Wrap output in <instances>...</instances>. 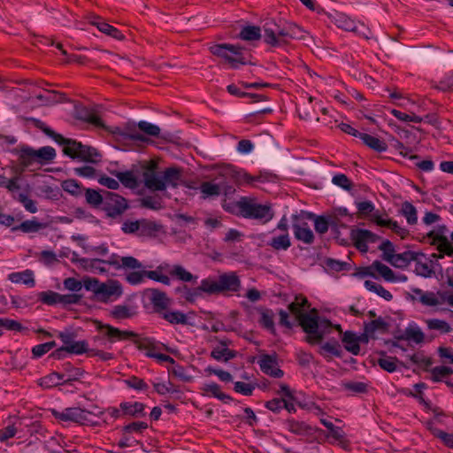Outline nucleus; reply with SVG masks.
Returning <instances> with one entry per match:
<instances>
[{
  "mask_svg": "<svg viewBox=\"0 0 453 453\" xmlns=\"http://www.w3.org/2000/svg\"><path fill=\"white\" fill-rule=\"evenodd\" d=\"M299 319L301 326L303 327V331L307 334V337H311V335L317 333L319 322V319L317 318L312 317L309 314H301Z\"/></svg>",
  "mask_w": 453,
  "mask_h": 453,
  "instance_id": "obj_40",
  "label": "nucleus"
},
{
  "mask_svg": "<svg viewBox=\"0 0 453 453\" xmlns=\"http://www.w3.org/2000/svg\"><path fill=\"white\" fill-rule=\"evenodd\" d=\"M163 319L168 321L171 324H180L186 325L188 324V318L185 313L180 311H164L161 313Z\"/></svg>",
  "mask_w": 453,
  "mask_h": 453,
  "instance_id": "obj_53",
  "label": "nucleus"
},
{
  "mask_svg": "<svg viewBox=\"0 0 453 453\" xmlns=\"http://www.w3.org/2000/svg\"><path fill=\"white\" fill-rule=\"evenodd\" d=\"M127 208V203L125 198L115 194L108 193V197L104 202V210L111 217H116L122 214Z\"/></svg>",
  "mask_w": 453,
  "mask_h": 453,
  "instance_id": "obj_15",
  "label": "nucleus"
},
{
  "mask_svg": "<svg viewBox=\"0 0 453 453\" xmlns=\"http://www.w3.org/2000/svg\"><path fill=\"white\" fill-rule=\"evenodd\" d=\"M168 273L173 277L178 279L179 280L184 281V282H191L196 281L198 277L196 275H193L190 272L187 271L182 265H169V270Z\"/></svg>",
  "mask_w": 453,
  "mask_h": 453,
  "instance_id": "obj_32",
  "label": "nucleus"
},
{
  "mask_svg": "<svg viewBox=\"0 0 453 453\" xmlns=\"http://www.w3.org/2000/svg\"><path fill=\"white\" fill-rule=\"evenodd\" d=\"M77 117L78 119L90 123L96 127H102L103 122L100 117L96 114V112L93 109L88 108H81L77 110Z\"/></svg>",
  "mask_w": 453,
  "mask_h": 453,
  "instance_id": "obj_41",
  "label": "nucleus"
},
{
  "mask_svg": "<svg viewBox=\"0 0 453 453\" xmlns=\"http://www.w3.org/2000/svg\"><path fill=\"white\" fill-rule=\"evenodd\" d=\"M286 428L288 432L298 436H309L315 432V429L305 422L294 419L286 422Z\"/></svg>",
  "mask_w": 453,
  "mask_h": 453,
  "instance_id": "obj_21",
  "label": "nucleus"
},
{
  "mask_svg": "<svg viewBox=\"0 0 453 453\" xmlns=\"http://www.w3.org/2000/svg\"><path fill=\"white\" fill-rule=\"evenodd\" d=\"M414 272L422 277H431L434 273L433 261L423 253L415 252Z\"/></svg>",
  "mask_w": 453,
  "mask_h": 453,
  "instance_id": "obj_17",
  "label": "nucleus"
},
{
  "mask_svg": "<svg viewBox=\"0 0 453 453\" xmlns=\"http://www.w3.org/2000/svg\"><path fill=\"white\" fill-rule=\"evenodd\" d=\"M377 363L384 371L394 372L397 370L399 361L396 357L382 355V357L378 359Z\"/></svg>",
  "mask_w": 453,
  "mask_h": 453,
  "instance_id": "obj_55",
  "label": "nucleus"
},
{
  "mask_svg": "<svg viewBox=\"0 0 453 453\" xmlns=\"http://www.w3.org/2000/svg\"><path fill=\"white\" fill-rule=\"evenodd\" d=\"M413 293L417 296L418 301L426 306H437L441 305V297L439 296V292L437 294L434 292H425L419 288H415Z\"/></svg>",
  "mask_w": 453,
  "mask_h": 453,
  "instance_id": "obj_28",
  "label": "nucleus"
},
{
  "mask_svg": "<svg viewBox=\"0 0 453 453\" xmlns=\"http://www.w3.org/2000/svg\"><path fill=\"white\" fill-rule=\"evenodd\" d=\"M239 37L243 41H257L261 38V30L256 26H246L242 28Z\"/></svg>",
  "mask_w": 453,
  "mask_h": 453,
  "instance_id": "obj_54",
  "label": "nucleus"
},
{
  "mask_svg": "<svg viewBox=\"0 0 453 453\" xmlns=\"http://www.w3.org/2000/svg\"><path fill=\"white\" fill-rule=\"evenodd\" d=\"M434 87L441 91H453V73H447Z\"/></svg>",
  "mask_w": 453,
  "mask_h": 453,
  "instance_id": "obj_64",
  "label": "nucleus"
},
{
  "mask_svg": "<svg viewBox=\"0 0 453 453\" xmlns=\"http://www.w3.org/2000/svg\"><path fill=\"white\" fill-rule=\"evenodd\" d=\"M8 280L12 283L24 284L30 288L35 285L34 272L29 269L22 272L12 273L8 275Z\"/></svg>",
  "mask_w": 453,
  "mask_h": 453,
  "instance_id": "obj_24",
  "label": "nucleus"
},
{
  "mask_svg": "<svg viewBox=\"0 0 453 453\" xmlns=\"http://www.w3.org/2000/svg\"><path fill=\"white\" fill-rule=\"evenodd\" d=\"M212 55L221 58L231 68L237 69L249 63L247 52L238 44L219 43L210 47Z\"/></svg>",
  "mask_w": 453,
  "mask_h": 453,
  "instance_id": "obj_5",
  "label": "nucleus"
},
{
  "mask_svg": "<svg viewBox=\"0 0 453 453\" xmlns=\"http://www.w3.org/2000/svg\"><path fill=\"white\" fill-rule=\"evenodd\" d=\"M447 233L446 226H439L429 233V237L433 239V243L440 252L439 255L434 254V257L441 258L444 255L453 256V244L449 241Z\"/></svg>",
  "mask_w": 453,
  "mask_h": 453,
  "instance_id": "obj_8",
  "label": "nucleus"
},
{
  "mask_svg": "<svg viewBox=\"0 0 453 453\" xmlns=\"http://www.w3.org/2000/svg\"><path fill=\"white\" fill-rule=\"evenodd\" d=\"M295 238L305 244L314 242V234L306 222L296 221L292 224Z\"/></svg>",
  "mask_w": 453,
  "mask_h": 453,
  "instance_id": "obj_19",
  "label": "nucleus"
},
{
  "mask_svg": "<svg viewBox=\"0 0 453 453\" xmlns=\"http://www.w3.org/2000/svg\"><path fill=\"white\" fill-rule=\"evenodd\" d=\"M37 127L56 142L62 145L63 152L70 157L79 158L82 161L93 164L101 161L102 155L96 149L83 145L81 142L75 140L65 138L61 134L55 133L42 122H40V125Z\"/></svg>",
  "mask_w": 453,
  "mask_h": 453,
  "instance_id": "obj_1",
  "label": "nucleus"
},
{
  "mask_svg": "<svg viewBox=\"0 0 453 453\" xmlns=\"http://www.w3.org/2000/svg\"><path fill=\"white\" fill-rule=\"evenodd\" d=\"M168 270L169 265L162 264L154 271H146V278L169 286L171 284L170 278L167 275L162 273L163 271L168 272Z\"/></svg>",
  "mask_w": 453,
  "mask_h": 453,
  "instance_id": "obj_39",
  "label": "nucleus"
},
{
  "mask_svg": "<svg viewBox=\"0 0 453 453\" xmlns=\"http://www.w3.org/2000/svg\"><path fill=\"white\" fill-rule=\"evenodd\" d=\"M259 315V324L271 333H274V314L273 311L269 309H260Z\"/></svg>",
  "mask_w": 453,
  "mask_h": 453,
  "instance_id": "obj_48",
  "label": "nucleus"
},
{
  "mask_svg": "<svg viewBox=\"0 0 453 453\" xmlns=\"http://www.w3.org/2000/svg\"><path fill=\"white\" fill-rule=\"evenodd\" d=\"M20 157L25 164H27L30 160L43 163L51 161L56 157V151L50 146L42 147L39 150L25 147L20 151Z\"/></svg>",
  "mask_w": 453,
  "mask_h": 453,
  "instance_id": "obj_11",
  "label": "nucleus"
},
{
  "mask_svg": "<svg viewBox=\"0 0 453 453\" xmlns=\"http://www.w3.org/2000/svg\"><path fill=\"white\" fill-rule=\"evenodd\" d=\"M275 250H287L291 246L289 233H280L274 234L267 243Z\"/></svg>",
  "mask_w": 453,
  "mask_h": 453,
  "instance_id": "obj_31",
  "label": "nucleus"
},
{
  "mask_svg": "<svg viewBox=\"0 0 453 453\" xmlns=\"http://www.w3.org/2000/svg\"><path fill=\"white\" fill-rule=\"evenodd\" d=\"M331 326L328 320H319L317 333L311 335V337H306L307 342L312 345L319 343L323 336L330 333Z\"/></svg>",
  "mask_w": 453,
  "mask_h": 453,
  "instance_id": "obj_37",
  "label": "nucleus"
},
{
  "mask_svg": "<svg viewBox=\"0 0 453 453\" xmlns=\"http://www.w3.org/2000/svg\"><path fill=\"white\" fill-rule=\"evenodd\" d=\"M261 371L273 378H281L284 372L280 369L275 356L263 355L258 360Z\"/></svg>",
  "mask_w": 453,
  "mask_h": 453,
  "instance_id": "obj_16",
  "label": "nucleus"
},
{
  "mask_svg": "<svg viewBox=\"0 0 453 453\" xmlns=\"http://www.w3.org/2000/svg\"><path fill=\"white\" fill-rule=\"evenodd\" d=\"M45 227V224L35 219L23 221L19 226L12 228V231L19 230L23 233H36Z\"/></svg>",
  "mask_w": 453,
  "mask_h": 453,
  "instance_id": "obj_50",
  "label": "nucleus"
},
{
  "mask_svg": "<svg viewBox=\"0 0 453 453\" xmlns=\"http://www.w3.org/2000/svg\"><path fill=\"white\" fill-rule=\"evenodd\" d=\"M53 416L61 421H72L85 424L89 420L90 412L78 407L65 408L61 411L53 410Z\"/></svg>",
  "mask_w": 453,
  "mask_h": 453,
  "instance_id": "obj_13",
  "label": "nucleus"
},
{
  "mask_svg": "<svg viewBox=\"0 0 453 453\" xmlns=\"http://www.w3.org/2000/svg\"><path fill=\"white\" fill-rule=\"evenodd\" d=\"M23 328L22 325L14 319L7 318H0V335L4 334V330L19 332Z\"/></svg>",
  "mask_w": 453,
  "mask_h": 453,
  "instance_id": "obj_56",
  "label": "nucleus"
},
{
  "mask_svg": "<svg viewBox=\"0 0 453 453\" xmlns=\"http://www.w3.org/2000/svg\"><path fill=\"white\" fill-rule=\"evenodd\" d=\"M320 423L328 429L329 433L326 438L331 440L330 442H342L345 440V433L342 427L336 426L328 418H320Z\"/></svg>",
  "mask_w": 453,
  "mask_h": 453,
  "instance_id": "obj_22",
  "label": "nucleus"
},
{
  "mask_svg": "<svg viewBox=\"0 0 453 453\" xmlns=\"http://www.w3.org/2000/svg\"><path fill=\"white\" fill-rule=\"evenodd\" d=\"M101 329L104 334L109 337L111 342L125 340L135 335L134 333L131 331H120L110 325L102 326Z\"/></svg>",
  "mask_w": 453,
  "mask_h": 453,
  "instance_id": "obj_30",
  "label": "nucleus"
},
{
  "mask_svg": "<svg viewBox=\"0 0 453 453\" xmlns=\"http://www.w3.org/2000/svg\"><path fill=\"white\" fill-rule=\"evenodd\" d=\"M57 344L54 341L35 345L32 349V355L34 357L39 358L51 350Z\"/></svg>",
  "mask_w": 453,
  "mask_h": 453,
  "instance_id": "obj_61",
  "label": "nucleus"
},
{
  "mask_svg": "<svg viewBox=\"0 0 453 453\" xmlns=\"http://www.w3.org/2000/svg\"><path fill=\"white\" fill-rule=\"evenodd\" d=\"M92 24L96 26L102 33L115 39L121 40L124 37L119 30H118L113 26L104 22V20H101L100 19H96L92 22Z\"/></svg>",
  "mask_w": 453,
  "mask_h": 453,
  "instance_id": "obj_46",
  "label": "nucleus"
},
{
  "mask_svg": "<svg viewBox=\"0 0 453 453\" xmlns=\"http://www.w3.org/2000/svg\"><path fill=\"white\" fill-rule=\"evenodd\" d=\"M400 214L406 219V221L409 225L417 224L418 212L417 209L411 203L408 201L403 202L400 209Z\"/></svg>",
  "mask_w": 453,
  "mask_h": 453,
  "instance_id": "obj_45",
  "label": "nucleus"
},
{
  "mask_svg": "<svg viewBox=\"0 0 453 453\" xmlns=\"http://www.w3.org/2000/svg\"><path fill=\"white\" fill-rule=\"evenodd\" d=\"M342 342L345 349L353 355H358L360 352V346L358 337L352 332H345L342 337Z\"/></svg>",
  "mask_w": 453,
  "mask_h": 453,
  "instance_id": "obj_43",
  "label": "nucleus"
},
{
  "mask_svg": "<svg viewBox=\"0 0 453 453\" xmlns=\"http://www.w3.org/2000/svg\"><path fill=\"white\" fill-rule=\"evenodd\" d=\"M237 207L242 217L253 219L267 223L274 216L273 210L269 203H260L255 198L243 196L237 202Z\"/></svg>",
  "mask_w": 453,
  "mask_h": 453,
  "instance_id": "obj_6",
  "label": "nucleus"
},
{
  "mask_svg": "<svg viewBox=\"0 0 453 453\" xmlns=\"http://www.w3.org/2000/svg\"><path fill=\"white\" fill-rule=\"evenodd\" d=\"M63 285L66 290L78 294L84 287V279L79 280L75 278L69 277L64 280Z\"/></svg>",
  "mask_w": 453,
  "mask_h": 453,
  "instance_id": "obj_60",
  "label": "nucleus"
},
{
  "mask_svg": "<svg viewBox=\"0 0 453 453\" xmlns=\"http://www.w3.org/2000/svg\"><path fill=\"white\" fill-rule=\"evenodd\" d=\"M350 238L355 247L362 253L368 251L370 243H375L380 239L379 235L372 231L361 228L353 229L350 233Z\"/></svg>",
  "mask_w": 453,
  "mask_h": 453,
  "instance_id": "obj_12",
  "label": "nucleus"
},
{
  "mask_svg": "<svg viewBox=\"0 0 453 453\" xmlns=\"http://www.w3.org/2000/svg\"><path fill=\"white\" fill-rule=\"evenodd\" d=\"M415 258L414 251H404L399 254H394L387 258V262L397 268L407 267Z\"/></svg>",
  "mask_w": 453,
  "mask_h": 453,
  "instance_id": "obj_27",
  "label": "nucleus"
},
{
  "mask_svg": "<svg viewBox=\"0 0 453 453\" xmlns=\"http://www.w3.org/2000/svg\"><path fill=\"white\" fill-rule=\"evenodd\" d=\"M355 205L360 218H368L372 222L381 227H387L392 230L402 239L405 238L409 231L400 226L397 221L388 218L386 212H381L375 209V205L372 201H357Z\"/></svg>",
  "mask_w": 453,
  "mask_h": 453,
  "instance_id": "obj_3",
  "label": "nucleus"
},
{
  "mask_svg": "<svg viewBox=\"0 0 453 453\" xmlns=\"http://www.w3.org/2000/svg\"><path fill=\"white\" fill-rule=\"evenodd\" d=\"M149 299L153 305L154 311L160 314L171 304V300L167 297L166 294L156 288L149 290Z\"/></svg>",
  "mask_w": 453,
  "mask_h": 453,
  "instance_id": "obj_18",
  "label": "nucleus"
},
{
  "mask_svg": "<svg viewBox=\"0 0 453 453\" xmlns=\"http://www.w3.org/2000/svg\"><path fill=\"white\" fill-rule=\"evenodd\" d=\"M319 353L326 359H331L333 357H341L342 349L336 341L326 342L320 345Z\"/></svg>",
  "mask_w": 453,
  "mask_h": 453,
  "instance_id": "obj_34",
  "label": "nucleus"
},
{
  "mask_svg": "<svg viewBox=\"0 0 453 453\" xmlns=\"http://www.w3.org/2000/svg\"><path fill=\"white\" fill-rule=\"evenodd\" d=\"M220 293L224 291L236 292L241 287V280L234 273H223L219 276Z\"/></svg>",
  "mask_w": 453,
  "mask_h": 453,
  "instance_id": "obj_20",
  "label": "nucleus"
},
{
  "mask_svg": "<svg viewBox=\"0 0 453 453\" xmlns=\"http://www.w3.org/2000/svg\"><path fill=\"white\" fill-rule=\"evenodd\" d=\"M79 263L82 268L93 273H104L106 269L103 266V259L100 258H81Z\"/></svg>",
  "mask_w": 453,
  "mask_h": 453,
  "instance_id": "obj_35",
  "label": "nucleus"
},
{
  "mask_svg": "<svg viewBox=\"0 0 453 453\" xmlns=\"http://www.w3.org/2000/svg\"><path fill=\"white\" fill-rule=\"evenodd\" d=\"M306 219L313 220L314 227L318 234H324L328 231L329 223L326 217L308 212L306 213Z\"/></svg>",
  "mask_w": 453,
  "mask_h": 453,
  "instance_id": "obj_52",
  "label": "nucleus"
},
{
  "mask_svg": "<svg viewBox=\"0 0 453 453\" xmlns=\"http://www.w3.org/2000/svg\"><path fill=\"white\" fill-rule=\"evenodd\" d=\"M264 41L273 47H280L291 39L302 40L305 37V31L294 23L267 22L264 27Z\"/></svg>",
  "mask_w": 453,
  "mask_h": 453,
  "instance_id": "obj_2",
  "label": "nucleus"
},
{
  "mask_svg": "<svg viewBox=\"0 0 453 453\" xmlns=\"http://www.w3.org/2000/svg\"><path fill=\"white\" fill-rule=\"evenodd\" d=\"M211 357L219 362H227L235 357V353L227 348L226 342L220 341L211 350Z\"/></svg>",
  "mask_w": 453,
  "mask_h": 453,
  "instance_id": "obj_26",
  "label": "nucleus"
},
{
  "mask_svg": "<svg viewBox=\"0 0 453 453\" xmlns=\"http://www.w3.org/2000/svg\"><path fill=\"white\" fill-rule=\"evenodd\" d=\"M360 139L366 146L377 152H383L388 149V145L384 141L368 134L363 133Z\"/></svg>",
  "mask_w": 453,
  "mask_h": 453,
  "instance_id": "obj_42",
  "label": "nucleus"
},
{
  "mask_svg": "<svg viewBox=\"0 0 453 453\" xmlns=\"http://www.w3.org/2000/svg\"><path fill=\"white\" fill-rule=\"evenodd\" d=\"M146 278V270L138 269L137 271H132L126 274V280L131 285H138L144 281Z\"/></svg>",
  "mask_w": 453,
  "mask_h": 453,
  "instance_id": "obj_58",
  "label": "nucleus"
},
{
  "mask_svg": "<svg viewBox=\"0 0 453 453\" xmlns=\"http://www.w3.org/2000/svg\"><path fill=\"white\" fill-rule=\"evenodd\" d=\"M425 322L428 329L437 331L440 334H449L453 330L451 326L442 319H427Z\"/></svg>",
  "mask_w": 453,
  "mask_h": 453,
  "instance_id": "obj_49",
  "label": "nucleus"
},
{
  "mask_svg": "<svg viewBox=\"0 0 453 453\" xmlns=\"http://www.w3.org/2000/svg\"><path fill=\"white\" fill-rule=\"evenodd\" d=\"M199 189L202 195L201 197L207 199L219 196L222 192V186L211 181H203L201 183Z\"/></svg>",
  "mask_w": 453,
  "mask_h": 453,
  "instance_id": "obj_36",
  "label": "nucleus"
},
{
  "mask_svg": "<svg viewBox=\"0 0 453 453\" xmlns=\"http://www.w3.org/2000/svg\"><path fill=\"white\" fill-rule=\"evenodd\" d=\"M119 407L121 408V411L123 414L125 415H130L133 417H143L144 416V409L145 405L139 402H125L121 403Z\"/></svg>",
  "mask_w": 453,
  "mask_h": 453,
  "instance_id": "obj_38",
  "label": "nucleus"
},
{
  "mask_svg": "<svg viewBox=\"0 0 453 453\" xmlns=\"http://www.w3.org/2000/svg\"><path fill=\"white\" fill-rule=\"evenodd\" d=\"M165 189L167 187L176 188L182 182V175L180 168L169 167L163 172Z\"/></svg>",
  "mask_w": 453,
  "mask_h": 453,
  "instance_id": "obj_25",
  "label": "nucleus"
},
{
  "mask_svg": "<svg viewBox=\"0 0 453 453\" xmlns=\"http://www.w3.org/2000/svg\"><path fill=\"white\" fill-rule=\"evenodd\" d=\"M142 179L147 188L153 191L165 190L163 173H157L155 169V165H150L143 171Z\"/></svg>",
  "mask_w": 453,
  "mask_h": 453,
  "instance_id": "obj_14",
  "label": "nucleus"
},
{
  "mask_svg": "<svg viewBox=\"0 0 453 453\" xmlns=\"http://www.w3.org/2000/svg\"><path fill=\"white\" fill-rule=\"evenodd\" d=\"M58 336L69 354L81 355L88 351V342L84 340L75 341L76 334L71 330L58 332Z\"/></svg>",
  "mask_w": 453,
  "mask_h": 453,
  "instance_id": "obj_10",
  "label": "nucleus"
},
{
  "mask_svg": "<svg viewBox=\"0 0 453 453\" xmlns=\"http://www.w3.org/2000/svg\"><path fill=\"white\" fill-rule=\"evenodd\" d=\"M453 372V370L450 367L448 366H435L434 367L430 373H431V380L434 382H439L442 380L444 378L449 376Z\"/></svg>",
  "mask_w": 453,
  "mask_h": 453,
  "instance_id": "obj_57",
  "label": "nucleus"
},
{
  "mask_svg": "<svg viewBox=\"0 0 453 453\" xmlns=\"http://www.w3.org/2000/svg\"><path fill=\"white\" fill-rule=\"evenodd\" d=\"M365 287L367 290L377 294L379 296L382 297L386 301H390L393 298L392 294L388 290H387L380 284L373 280H365Z\"/></svg>",
  "mask_w": 453,
  "mask_h": 453,
  "instance_id": "obj_51",
  "label": "nucleus"
},
{
  "mask_svg": "<svg viewBox=\"0 0 453 453\" xmlns=\"http://www.w3.org/2000/svg\"><path fill=\"white\" fill-rule=\"evenodd\" d=\"M137 313L134 306L130 304H118L110 311V315L116 320L131 319Z\"/></svg>",
  "mask_w": 453,
  "mask_h": 453,
  "instance_id": "obj_23",
  "label": "nucleus"
},
{
  "mask_svg": "<svg viewBox=\"0 0 453 453\" xmlns=\"http://www.w3.org/2000/svg\"><path fill=\"white\" fill-rule=\"evenodd\" d=\"M375 273L388 282H405L408 280L406 275L402 273L395 274L391 268L378 260L373 261L371 265L365 267L361 273L364 276L375 277Z\"/></svg>",
  "mask_w": 453,
  "mask_h": 453,
  "instance_id": "obj_7",
  "label": "nucleus"
},
{
  "mask_svg": "<svg viewBox=\"0 0 453 453\" xmlns=\"http://www.w3.org/2000/svg\"><path fill=\"white\" fill-rule=\"evenodd\" d=\"M63 189L73 196H80L82 193L81 184L73 179L66 180L62 183Z\"/></svg>",
  "mask_w": 453,
  "mask_h": 453,
  "instance_id": "obj_59",
  "label": "nucleus"
},
{
  "mask_svg": "<svg viewBox=\"0 0 453 453\" xmlns=\"http://www.w3.org/2000/svg\"><path fill=\"white\" fill-rule=\"evenodd\" d=\"M113 174L126 188L134 189L139 185L137 178L132 171L115 172Z\"/></svg>",
  "mask_w": 453,
  "mask_h": 453,
  "instance_id": "obj_47",
  "label": "nucleus"
},
{
  "mask_svg": "<svg viewBox=\"0 0 453 453\" xmlns=\"http://www.w3.org/2000/svg\"><path fill=\"white\" fill-rule=\"evenodd\" d=\"M202 390L205 395L213 396L222 402L226 403L231 397L221 391V388L215 382L205 383L202 387Z\"/></svg>",
  "mask_w": 453,
  "mask_h": 453,
  "instance_id": "obj_33",
  "label": "nucleus"
},
{
  "mask_svg": "<svg viewBox=\"0 0 453 453\" xmlns=\"http://www.w3.org/2000/svg\"><path fill=\"white\" fill-rule=\"evenodd\" d=\"M85 198L87 203L92 206H98L103 203L102 195L92 188H87L85 190Z\"/></svg>",
  "mask_w": 453,
  "mask_h": 453,
  "instance_id": "obj_63",
  "label": "nucleus"
},
{
  "mask_svg": "<svg viewBox=\"0 0 453 453\" xmlns=\"http://www.w3.org/2000/svg\"><path fill=\"white\" fill-rule=\"evenodd\" d=\"M71 380H73L71 377L65 379L64 374L54 372L41 379V386L45 388H51Z\"/></svg>",
  "mask_w": 453,
  "mask_h": 453,
  "instance_id": "obj_44",
  "label": "nucleus"
},
{
  "mask_svg": "<svg viewBox=\"0 0 453 453\" xmlns=\"http://www.w3.org/2000/svg\"><path fill=\"white\" fill-rule=\"evenodd\" d=\"M202 293L209 295L220 293L219 280L212 277L202 280L199 287L196 288L195 295H202Z\"/></svg>",
  "mask_w": 453,
  "mask_h": 453,
  "instance_id": "obj_29",
  "label": "nucleus"
},
{
  "mask_svg": "<svg viewBox=\"0 0 453 453\" xmlns=\"http://www.w3.org/2000/svg\"><path fill=\"white\" fill-rule=\"evenodd\" d=\"M84 288L94 294L95 298L104 303L117 301L123 295L121 283L113 279L100 281L96 278L85 277Z\"/></svg>",
  "mask_w": 453,
  "mask_h": 453,
  "instance_id": "obj_4",
  "label": "nucleus"
},
{
  "mask_svg": "<svg viewBox=\"0 0 453 453\" xmlns=\"http://www.w3.org/2000/svg\"><path fill=\"white\" fill-rule=\"evenodd\" d=\"M333 22L337 27L345 31L353 32L366 39L370 36L371 32L364 23L356 21L344 13H336L333 17Z\"/></svg>",
  "mask_w": 453,
  "mask_h": 453,
  "instance_id": "obj_9",
  "label": "nucleus"
},
{
  "mask_svg": "<svg viewBox=\"0 0 453 453\" xmlns=\"http://www.w3.org/2000/svg\"><path fill=\"white\" fill-rule=\"evenodd\" d=\"M17 200L24 206L26 211L30 213L37 212V204L36 202L30 197H28L26 194L20 193L18 195Z\"/></svg>",
  "mask_w": 453,
  "mask_h": 453,
  "instance_id": "obj_62",
  "label": "nucleus"
}]
</instances>
